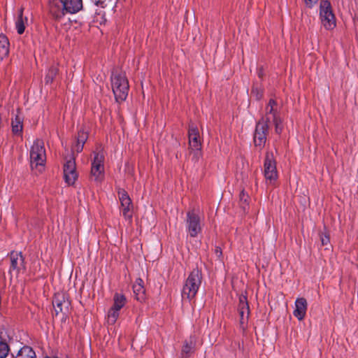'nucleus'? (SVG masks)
Wrapping results in <instances>:
<instances>
[{
	"label": "nucleus",
	"instance_id": "f257e3e1",
	"mask_svg": "<svg viewBox=\"0 0 358 358\" xmlns=\"http://www.w3.org/2000/svg\"><path fill=\"white\" fill-rule=\"evenodd\" d=\"M259 122L266 123L269 126L273 124L275 131L278 134L282 132L283 126L282 119L279 115V108L275 100L273 99L269 100L265 108V113Z\"/></svg>",
	"mask_w": 358,
	"mask_h": 358
},
{
	"label": "nucleus",
	"instance_id": "f03ea898",
	"mask_svg": "<svg viewBox=\"0 0 358 358\" xmlns=\"http://www.w3.org/2000/svg\"><path fill=\"white\" fill-rule=\"evenodd\" d=\"M202 278L201 271L198 268L194 269L189 273L182 290V297L183 299L191 301L196 296L201 285Z\"/></svg>",
	"mask_w": 358,
	"mask_h": 358
},
{
	"label": "nucleus",
	"instance_id": "7ed1b4c3",
	"mask_svg": "<svg viewBox=\"0 0 358 358\" xmlns=\"http://www.w3.org/2000/svg\"><path fill=\"white\" fill-rule=\"evenodd\" d=\"M111 85L116 101L122 102L124 101L129 92V83L124 73H113Z\"/></svg>",
	"mask_w": 358,
	"mask_h": 358
},
{
	"label": "nucleus",
	"instance_id": "20e7f679",
	"mask_svg": "<svg viewBox=\"0 0 358 358\" xmlns=\"http://www.w3.org/2000/svg\"><path fill=\"white\" fill-rule=\"evenodd\" d=\"M30 166L32 169L39 168V171L44 166L46 155L44 143L40 139H36L29 152Z\"/></svg>",
	"mask_w": 358,
	"mask_h": 358
},
{
	"label": "nucleus",
	"instance_id": "39448f33",
	"mask_svg": "<svg viewBox=\"0 0 358 358\" xmlns=\"http://www.w3.org/2000/svg\"><path fill=\"white\" fill-rule=\"evenodd\" d=\"M319 15L321 23L326 29L331 30L336 27V17L329 1H320Z\"/></svg>",
	"mask_w": 358,
	"mask_h": 358
},
{
	"label": "nucleus",
	"instance_id": "423d86ee",
	"mask_svg": "<svg viewBox=\"0 0 358 358\" xmlns=\"http://www.w3.org/2000/svg\"><path fill=\"white\" fill-rule=\"evenodd\" d=\"M189 146L193 155V160L197 162L201 156V143L198 127L191 123L188 130Z\"/></svg>",
	"mask_w": 358,
	"mask_h": 358
},
{
	"label": "nucleus",
	"instance_id": "0eeeda50",
	"mask_svg": "<svg viewBox=\"0 0 358 358\" xmlns=\"http://www.w3.org/2000/svg\"><path fill=\"white\" fill-rule=\"evenodd\" d=\"M264 176L266 183L268 185H275L278 175L276 169V163L271 153L266 154L264 163Z\"/></svg>",
	"mask_w": 358,
	"mask_h": 358
},
{
	"label": "nucleus",
	"instance_id": "6e6552de",
	"mask_svg": "<svg viewBox=\"0 0 358 358\" xmlns=\"http://www.w3.org/2000/svg\"><path fill=\"white\" fill-rule=\"evenodd\" d=\"M186 227L189 235L192 238L196 237L202 231L201 217L194 210L187 213Z\"/></svg>",
	"mask_w": 358,
	"mask_h": 358
},
{
	"label": "nucleus",
	"instance_id": "1a4fd4ad",
	"mask_svg": "<svg viewBox=\"0 0 358 358\" xmlns=\"http://www.w3.org/2000/svg\"><path fill=\"white\" fill-rule=\"evenodd\" d=\"M94 158L92 162L91 174L94 177L95 180H100L102 178L104 171V154L101 150L94 152Z\"/></svg>",
	"mask_w": 358,
	"mask_h": 358
},
{
	"label": "nucleus",
	"instance_id": "9d476101",
	"mask_svg": "<svg viewBox=\"0 0 358 358\" xmlns=\"http://www.w3.org/2000/svg\"><path fill=\"white\" fill-rule=\"evenodd\" d=\"M269 127L268 124L260 122H258L256 124L253 141L255 146L259 150H262L266 144Z\"/></svg>",
	"mask_w": 358,
	"mask_h": 358
},
{
	"label": "nucleus",
	"instance_id": "9b49d317",
	"mask_svg": "<svg viewBox=\"0 0 358 358\" xmlns=\"http://www.w3.org/2000/svg\"><path fill=\"white\" fill-rule=\"evenodd\" d=\"M118 196L121 203V213L126 220H130L132 217L133 208L131 200L124 189H120Z\"/></svg>",
	"mask_w": 358,
	"mask_h": 358
},
{
	"label": "nucleus",
	"instance_id": "f8f14e48",
	"mask_svg": "<svg viewBox=\"0 0 358 358\" xmlns=\"http://www.w3.org/2000/svg\"><path fill=\"white\" fill-rule=\"evenodd\" d=\"M64 177L65 182L69 185H72L75 183L78 173L76 172V161L74 157H71L66 160L64 165Z\"/></svg>",
	"mask_w": 358,
	"mask_h": 358
},
{
	"label": "nucleus",
	"instance_id": "ddd939ff",
	"mask_svg": "<svg viewBox=\"0 0 358 358\" xmlns=\"http://www.w3.org/2000/svg\"><path fill=\"white\" fill-rule=\"evenodd\" d=\"M52 303L56 315L59 313H67L71 305L69 298L64 293H57L54 296Z\"/></svg>",
	"mask_w": 358,
	"mask_h": 358
},
{
	"label": "nucleus",
	"instance_id": "4468645a",
	"mask_svg": "<svg viewBox=\"0 0 358 358\" xmlns=\"http://www.w3.org/2000/svg\"><path fill=\"white\" fill-rule=\"evenodd\" d=\"M63 6V10L60 13L56 15L57 17L64 15V10L66 13L74 14L80 11L83 8V0H61Z\"/></svg>",
	"mask_w": 358,
	"mask_h": 358
},
{
	"label": "nucleus",
	"instance_id": "2eb2a0df",
	"mask_svg": "<svg viewBox=\"0 0 358 358\" xmlns=\"http://www.w3.org/2000/svg\"><path fill=\"white\" fill-rule=\"evenodd\" d=\"M307 307L308 303L305 298L301 297L296 299L295 301V309L293 311L294 316L300 321L303 320L306 314Z\"/></svg>",
	"mask_w": 358,
	"mask_h": 358
},
{
	"label": "nucleus",
	"instance_id": "dca6fc26",
	"mask_svg": "<svg viewBox=\"0 0 358 358\" xmlns=\"http://www.w3.org/2000/svg\"><path fill=\"white\" fill-rule=\"evenodd\" d=\"M10 271L12 270L20 271L21 268H24V257L21 252L12 251L10 253Z\"/></svg>",
	"mask_w": 358,
	"mask_h": 358
},
{
	"label": "nucleus",
	"instance_id": "f3484780",
	"mask_svg": "<svg viewBox=\"0 0 358 358\" xmlns=\"http://www.w3.org/2000/svg\"><path fill=\"white\" fill-rule=\"evenodd\" d=\"M133 291L137 301L142 302L145 300V289L141 278L136 280L133 285Z\"/></svg>",
	"mask_w": 358,
	"mask_h": 358
},
{
	"label": "nucleus",
	"instance_id": "a211bd4d",
	"mask_svg": "<svg viewBox=\"0 0 358 358\" xmlns=\"http://www.w3.org/2000/svg\"><path fill=\"white\" fill-rule=\"evenodd\" d=\"M12 132L13 135L22 136L23 129V117L20 115V112L15 115L11 121Z\"/></svg>",
	"mask_w": 358,
	"mask_h": 358
},
{
	"label": "nucleus",
	"instance_id": "6ab92c4d",
	"mask_svg": "<svg viewBox=\"0 0 358 358\" xmlns=\"http://www.w3.org/2000/svg\"><path fill=\"white\" fill-rule=\"evenodd\" d=\"M23 8H20L17 14V17L15 21V27L17 29V32L19 34H22L24 32L25 27L28 22L27 17H24L23 15Z\"/></svg>",
	"mask_w": 358,
	"mask_h": 358
},
{
	"label": "nucleus",
	"instance_id": "aec40b11",
	"mask_svg": "<svg viewBox=\"0 0 358 358\" xmlns=\"http://www.w3.org/2000/svg\"><path fill=\"white\" fill-rule=\"evenodd\" d=\"M5 329L0 328V358H6L10 351V348L5 338Z\"/></svg>",
	"mask_w": 358,
	"mask_h": 358
},
{
	"label": "nucleus",
	"instance_id": "412c9836",
	"mask_svg": "<svg viewBox=\"0 0 358 358\" xmlns=\"http://www.w3.org/2000/svg\"><path fill=\"white\" fill-rule=\"evenodd\" d=\"M9 46L8 38L3 34H0V61L8 55Z\"/></svg>",
	"mask_w": 358,
	"mask_h": 358
},
{
	"label": "nucleus",
	"instance_id": "4be33fe9",
	"mask_svg": "<svg viewBox=\"0 0 358 358\" xmlns=\"http://www.w3.org/2000/svg\"><path fill=\"white\" fill-rule=\"evenodd\" d=\"M15 358H37L35 351L32 348L24 345L17 352Z\"/></svg>",
	"mask_w": 358,
	"mask_h": 358
},
{
	"label": "nucleus",
	"instance_id": "5701e85b",
	"mask_svg": "<svg viewBox=\"0 0 358 358\" xmlns=\"http://www.w3.org/2000/svg\"><path fill=\"white\" fill-rule=\"evenodd\" d=\"M126 302V297L123 294L115 293L113 296V305L112 308L120 310L121 308L124 306Z\"/></svg>",
	"mask_w": 358,
	"mask_h": 358
},
{
	"label": "nucleus",
	"instance_id": "b1692460",
	"mask_svg": "<svg viewBox=\"0 0 358 358\" xmlns=\"http://www.w3.org/2000/svg\"><path fill=\"white\" fill-rule=\"evenodd\" d=\"M120 315V310L110 308L107 315V323L110 325H113Z\"/></svg>",
	"mask_w": 358,
	"mask_h": 358
},
{
	"label": "nucleus",
	"instance_id": "393cba45",
	"mask_svg": "<svg viewBox=\"0 0 358 358\" xmlns=\"http://www.w3.org/2000/svg\"><path fill=\"white\" fill-rule=\"evenodd\" d=\"M58 73V69L57 66H51L45 78V81L46 83H50L52 82L54 78L56 77Z\"/></svg>",
	"mask_w": 358,
	"mask_h": 358
},
{
	"label": "nucleus",
	"instance_id": "a878e982",
	"mask_svg": "<svg viewBox=\"0 0 358 358\" xmlns=\"http://www.w3.org/2000/svg\"><path fill=\"white\" fill-rule=\"evenodd\" d=\"M238 310L250 311L247 297L244 295L239 297Z\"/></svg>",
	"mask_w": 358,
	"mask_h": 358
},
{
	"label": "nucleus",
	"instance_id": "bb28decb",
	"mask_svg": "<svg viewBox=\"0 0 358 358\" xmlns=\"http://www.w3.org/2000/svg\"><path fill=\"white\" fill-rule=\"evenodd\" d=\"M240 315V325L241 328L244 329L248 323L250 311L238 310Z\"/></svg>",
	"mask_w": 358,
	"mask_h": 358
},
{
	"label": "nucleus",
	"instance_id": "cd10ccee",
	"mask_svg": "<svg viewBox=\"0 0 358 358\" xmlns=\"http://www.w3.org/2000/svg\"><path fill=\"white\" fill-rule=\"evenodd\" d=\"M192 350V346L191 344H189L187 342H185L182 346L181 351V357L182 358H187L191 354Z\"/></svg>",
	"mask_w": 358,
	"mask_h": 358
},
{
	"label": "nucleus",
	"instance_id": "c85d7f7f",
	"mask_svg": "<svg viewBox=\"0 0 358 358\" xmlns=\"http://www.w3.org/2000/svg\"><path fill=\"white\" fill-rule=\"evenodd\" d=\"M251 94L255 97L257 100H260L263 97L264 90L258 87H253L252 89Z\"/></svg>",
	"mask_w": 358,
	"mask_h": 358
},
{
	"label": "nucleus",
	"instance_id": "c756f323",
	"mask_svg": "<svg viewBox=\"0 0 358 358\" xmlns=\"http://www.w3.org/2000/svg\"><path fill=\"white\" fill-rule=\"evenodd\" d=\"M87 138H88L87 133L83 130H80L78 132L76 141L80 143H85L86 141L87 140Z\"/></svg>",
	"mask_w": 358,
	"mask_h": 358
},
{
	"label": "nucleus",
	"instance_id": "7c9ffc66",
	"mask_svg": "<svg viewBox=\"0 0 358 358\" xmlns=\"http://www.w3.org/2000/svg\"><path fill=\"white\" fill-rule=\"evenodd\" d=\"M84 144L85 143L76 141V143L72 146V151L76 152L77 153L80 152L83 149Z\"/></svg>",
	"mask_w": 358,
	"mask_h": 358
},
{
	"label": "nucleus",
	"instance_id": "2f4dec72",
	"mask_svg": "<svg viewBox=\"0 0 358 358\" xmlns=\"http://www.w3.org/2000/svg\"><path fill=\"white\" fill-rule=\"evenodd\" d=\"M303 1L308 8H312L318 0H303Z\"/></svg>",
	"mask_w": 358,
	"mask_h": 358
},
{
	"label": "nucleus",
	"instance_id": "473e14b6",
	"mask_svg": "<svg viewBox=\"0 0 358 358\" xmlns=\"http://www.w3.org/2000/svg\"><path fill=\"white\" fill-rule=\"evenodd\" d=\"M257 76L259 78L262 79L264 76H265L264 69L262 66H259L257 68Z\"/></svg>",
	"mask_w": 358,
	"mask_h": 358
},
{
	"label": "nucleus",
	"instance_id": "72a5a7b5",
	"mask_svg": "<svg viewBox=\"0 0 358 358\" xmlns=\"http://www.w3.org/2000/svg\"><path fill=\"white\" fill-rule=\"evenodd\" d=\"M321 241H322V244L323 245H326L327 244L329 243V238L328 236H321Z\"/></svg>",
	"mask_w": 358,
	"mask_h": 358
},
{
	"label": "nucleus",
	"instance_id": "f704fd0d",
	"mask_svg": "<svg viewBox=\"0 0 358 358\" xmlns=\"http://www.w3.org/2000/svg\"><path fill=\"white\" fill-rule=\"evenodd\" d=\"M95 5L103 7L106 0H91Z\"/></svg>",
	"mask_w": 358,
	"mask_h": 358
},
{
	"label": "nucleus",
	"instance_id": "c9c22d12",
	"mask_svg": "<svg viewBox=\"0 0 358 358\" xmlns=\"http://www.w3.org/2000/svg\"><path fill=\"white\" fill-rule=\"evenodd\" d=\"M215 253L218 258L221 257L222 255L221 248L220 247H216L215 249Z\"/></svg>",
	"mask_w": 358,
	"mask_h": 358
},
{
	"label": "nucleus",
	"instance_id": "e433bc0d",
	"mask_svg": "<svg viewBox=\"0 0 358 358\" xmlns=\"http://www.w3.org/2000/svg\"><path fill=\"white\" fill-rule=\"evenodd\" d=\"M244 196H245V194L243 192H242L241 194V199L243 200L244 199Z\"/></svg>",
	"mask_w": 358,
	"mask_h": 358
}]
</instances>
